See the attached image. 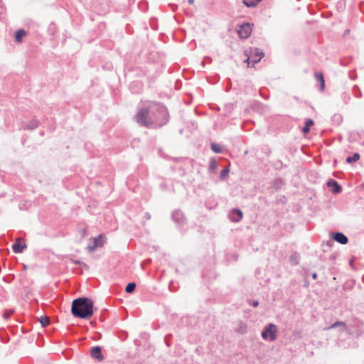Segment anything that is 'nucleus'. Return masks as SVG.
<instances>
[{"mask_svg": "<svg viewBox=\"0 0 364 364\" xmlns=\"http://www.w3.org/2000/svg\"><path fill=\"white\" fill-rule=\"evenodd\" d=\"M134 119L141 126L158 129L168 122L169 114L164 105L151 102L148 107L139 109L135 114Z\"/></svg>", "mask_w": 364, "mask_h": 364, "instance_id": "nucleus-1", "label": "nucleus"}, {"mask_svg": "<svg viewBox=\"0 0 364 364\" xmlns=\"http://www.w3.org/2000/svg\"><path fill=\"white\" fill-rule=\"evenodd\" d=\"M93 301L87 297H79L73 300L71 306L72 314L75 318L89 319L93 315Z\"/></svg>", "mask_w": 364, "mask_h": 364, "instance_id": "nucleus-2", "label": "nucleus"}, {"mask_svg": "<svg viewBox=\"0 0 364 364\" xmlns=\"http://www.w3.org/2000/svg\"><path fill=\"white\" fill-rule=\"evenodd\" d=\"M245 55L247 56L245 62H247L248 65L252 63L253 66L255 63L260 61L264 55V53L257 48H250V50L245 51Z\"/></svg>", "mask_w": 364, "mask_h": 364, "instance_id": "nucleus-3", "label": "nucleus"}, {"mask_svg": "<svg viewBox=\"0 0 364 364\" xmlns=\"http://www.w3.org/2000/svg\"><path fill=\"white\" fill-rule=\"evenodd\" d=\"M277 329L274 323L267 324L262 331L261 336L264 340L274 341L277 338Z\"/></svg>", "mask_w": 364, "mask_h": 364, "instance_id": "nucleus-4", "label": "nucleus"}, {"mask_svg": "<svg viewBox=\"0 0 364 364\" xmlns=\"http://www.w3.org/2000/svg\"><path fill=\"white\" fill-rule=\"evenodd\" d=\"M105 243V237L102 235H98L97 237H94L92 240V244L87 246V250L89 252H93L97 247H102Z\"/></svg>", "mask_w": 364, "mask_h": 364, "instance_id": "nucleus-5", "label": "nucleus"}, {"mask_svg": "<svg viewBox=\"0 0 364 364\" xmlns=\"http://www.w3.org/2000/svg\"><path fill=\"white\" fill-rule=\"evenodd\" d=\"M252 31L250 23L242 24L237 30L239 36L242 38H247L250 36Z\"/></svg>", "mask_w": 364, "mask_h": 364, "instance_id": "nucleus-6", "label": "nucleus"}, {"mask_svg": "<svg viewBox=\"0 0 364 364\" xmlns=\"http://www.w3.org/2000/svg\"><path fill=\"white\" fill-rule=\"evenodd\" d=\"M172 219L179 225H183L186 223V218L181 210H175L172 213Z\"/></svg>", "mask_w": 364, "mask_h": 364, "instance_id": "nucleus-7", "label": "nucleus"}, {"mask_svg": "<svg viewBox=\"0 0 364 364\" xmlns=\"http://www.w3.org/2000/svg\"><path fill=\"white\" fill-rule=\"evenodd\" d=\"M331 238L341 245H346L348 242V238L341 232H331Z\"/></svg>", "mask_w": 364, "mask_h": 364, "instance_id": "nucleus-8", "label": "nucleus"}, {"mask_svg": "<svg viewBox=\"0 0 364 364\" xmlns=\"http://www.w3.org/2000/svg\"><path fill=\"white\" fill-rule=\"evenodd\" d=\"M243 214L241 210L233 208L229 213V218L232 222L238 223L242 218Z\"/></svg>", "mask_w": 364, "mask_h": 364, "instance_id": "nucleus-9", "label": "nucleus"}, {"mask_svg": "<svg viewBox=\"0 0 364 364\" xmlns=\"http://www.w3.org/2000/svg\"><path fill=\"white\" fill-rule=\"evenodd\" d=\"M326 185L331 188V191L334 194H338L342 191L341 186L334 179H329Z\"/></svg>", "mask_w": 364, "mask_h": 364, "instance_id": "nucleus-10", "label": "nucleus"}, {"mask_svg": "<svg viewBox=\"0 0 364 364\" xmlns=\"http://www.w3.org/2000/svg\"><path fill=\"white\" fill-rule=\"evenodd\" d=\"M26 248V245L21 238H18L12 245V250L16 254L23 252Z\"/></svg>", "mask_w": 364, "mask_h": 364, "instance_id": "nucleus-11", "label": "nucleus"}, {"mask_svg": "<svg viewBox=\"0 0 364 364\" xmlns=\"http://www.w3.org/2000/svg\"><path fill=\"white\" fill-rule=\"evenodd\" d=\"M90 355L93 358L102 360L103 359V355L102 353V349L100 346H95L92 348Z\"/></svg>", "mask_w": 364, "mask_h": 364, "instance_id": "nucleus-12", "label": "nucleus"}, {"mask_svg": "<svg viewBox=\"0 0 364 364\" xmlns=\"http://www.w3.org/2000/svg\"><path fill=\"white\" fill-rule=\"evenodd\" d=\"M27 35V32L24 29H18L15 32V41L17 43H21L23 38Z\"/></svg>", "mask_w": 364, "mask_h": 364, "instance_id": "nucleus-13", "label": "nucleus"}, {"mask_svg": "<svg viewBox=\"0 0 364 364\" xmlns=\"http://www.w3.org/2000/svg\"><path fill=\"white\" fill-rule=\"evenodd\" d=\"M315 79L317 82H319L320 90H323L325 88V80L324 77L322 73H315Z\"/></svg>", "mask_w": 364, "mask_h": 364, "instance_id": "nucleus-14", "label": "nucleus"}, {"mask_svg": "<svg viewBox=\"0 0 364 364\" xmlns=\"http://www.w3.org/2000/svg\"><path fill=\"white\" fill-rule=\"evenodd\" d=\"M39 125V122L33 119L31 122H28L25 124L23 129H28V130H33L36 129Z\"/></svg>", "mask_w": 364, "mask_h": 364, "instance_id": "nucleus-15", "label": "nucleus"}, {"mask_svg": "<svg viewBox=\"0 0 364 364\" xmlns=\"http://www.w3.org/2000/svg\"><path fill=\"white\" fill-rule=\"evenodd\" d=\"M235 331L239 333L245 334L247 331V326L243 322L240 321Z\"/></svg>", "mask_w": 364, "mask_h": 364, "instance_id": "nucleus-16", "label": "nucleus"}, {"mask_svg": "<svg viewBox=\"0 0 364 364\" xmlns=\"http://www.w3.org/2000/svg\"><path fill=\"white\" fill-rule=\"evenodd\" d=\"M314 120L312 119H307L305 122V126L302 128V132L304 134L309 132L310 127L314 124Z\"/></svg>", "mask_w": 364, "mask_h": 364, "instance_id": "nucleus-17", "label": "nucleus"}, {"mask_svg": "<svg viewBox=\"0 0 364 364\" xmlns=\"http://www.w3.org/2000/svg\"><path fill=\"white\" fill-rule=\"evenodd\" d=\"M262 0H242L243 4L247 7H255Z\"/></svg>", "mask_w": 364, "mask_h": 364, "instance_id": "nucleus-18", "label": "nucleus"}, {"mask_svg": "<svg viewBox=\"0 0 364 364\" xmlns=\"http://www.w3.org/2000/svg\"><path fill=\"white\" fill-rule=\"evenodd\" d=\"M218 168V162L215 159H212L208 165V170L210 172H214Z\"/></svg>", "mask_w": 364, "mask_h": 364, "instance_id": "nucleus-19", "label": "nucleus"}, {"mask_svg": "<svg viewBox=\"0 0 364 364\" xmlns=\"http://www.w3.org/2000/svg\"><path fill=\"white\" fill-rule=\"evenodd\" d=\"M360 159V155L358 153H354L352 156L346 158L347 163L355 162Z\"/></svg>", "mask_w": 364, "mask_h": 364, "instance_id": "nucleus-20", "label": "nucleus"}, {"mask_svg": "<svg viewBox=\"0 0 364 364\" xmlns=\"http://www.w3.org/2000/svg\"><path fill=\"white\" fill-rule=\"evenodd\" d=\"M283 184H284V181L281 178H277L274 181H273V182H272L273 187L277 190L281 188L282 186H283Z\"/></svg>", "mask_w": 364, "mask_h": 364, "instance_id": "nucleus-21", "label": "nucleus"}, {"mask_svg": "<svg viewBox=\"0 0 364 364\" xmlns=\"http://www.w3.org/2000/svg\"><path fill=\"white\" fill-rule=\"evenodd\" d=\"M230 172V168L228 167H225L224 168L221 172H220V180L222 181H224L226 179L228 173Z\"/></svg>", "mask_w": 364, "mask_h": 364, "instance_id": "nucleus-22", "label": "nucleus"}, {"mask_svg": "<svg viewBox=\"0 0 364 364\" xmlns=\"http://www.w3.org/2000/svg\"><path fill=\"white\" fill-rule=\"evenodd\" d=\"M210 148L213 152L217 153V154H220L223 151L221 146L219 144H215V143H212L210 145Z\"/></svg>", "mask_w": 364, "mask_h": 364, "instance_id": "nucleus-23", "label": "nucleus"}, {"mask_svg": "<svg viewBox=\"0 0 364 364\" xmlns=\"http://www.w3.org/2000/svg\"><path fill=\"white\" fill-rule=\"evenodd\" d=\"M136 288V284L134 282H129L127 287H125V291L127 293H132Z\"/></svg>", "mask_w": 364, "mask_h": 364, "instance_id": "nucleus-24", "label": "nucleus"}, {"mask_svg": "<svg viewBox=\"0 0 364 364\" xmlns=\"http://www.w3.org/2000/svg\"><path fill=\"white\" fill-rule=\"evenodd\" d=\"M290 262L293 265L299 264V255L296 253H294L290 256Z\"/></svg>", "mask_w": 364, "mask_h": 364, "instance_id": "nucleus-25", "label": "nucleus"}, {"mask_svg": "<svg viewBox=\"0 0 364 364\" xmlns=\"http://www.w3.org/2000/svg\"><path fill=\"white\" fill-rule=\"evenodd\" d=\"M39 321L43 327H46L50 323V319L48 316H41Z\"/></svg>", "mask_w": 364, "mask_h": 364, "instance_id": "nucleus-26", "label": "nucleus"}, {"mask_svg": "<svg viewBox=\"0 0 364 364\" xmlns=\"http://www.w3.org/2000/svg\"><path fill=\"white\" fill-rule=\"evenodd\" d=\"M346 324L345 323L342 322V321H336L334 323H333L328 328H336L338 326H343L345 327Z\"/></svg>", "mask_w": 364, "mask_h": 364, "instance_id": "nucleus-27", "label": "nucleus"}, {"mask_svg": "<svg viewBox=\"0 0 364 364\" xmlns=\"http://www.w3.org/2000/svg\"><path fill=\"white\" fill-rule=\"evenodd\" d=\"M353 89H354V90H358V94H355V96L356 97L360 98V97H362V93H361L360 90H359L358 86V85H355V86L353 87Z\"/></svg>", "mask_w": 364, "mask_h": 364, "instance_id": "nucleus-28", "label": "nucleus"}, {"mask_svg": "<svg viewBox=\"0 0 364 364\" xmlns=\"http://www.w3.org/2000/svg\"><path fill=\"white\" fill-rule=\"evenodd\" d=\"M248 303L254 307H257L259 305L258 301H249Z\"/></svg>", "mask_w": 364, "mask_h": 364, "instance_id": "nucleus-29", "label": "nucleus"}, {"mask_svg": "<svg viewBox=\"0 0 364 364\" xmlns=\"http://www.w3.org/2000/svg\"><path fill=\"white\" fill-rule=\"evenodd\" d=\"M205 60H208L209 62H210L211 61V58L210 57H205V59L203 60V61L202 62L203 66H204Z\"/></svg>", "mask_w": 364, "mask_h": 364, "instance_id": "nucleus-30", "label": "nucleus"}, {"mask_svg": "<svg viewBox=\"0 0 364 364\" xmlns=\"http://www.w3.org/2000/svg\"><path fill=\"white\" fill-rule=\"evenodd\" d=\"M145 218L147 219V220H149L151 218V215L149 213H145Z\"/></svg>", "mask_w": 364, "mask_h": 364, "instance_id": "nucleus-31", "label": "nucleus"}, {"mask_svg": "<svg viewBox=\"0 0 364 364\" xmlns=\"http://www.w3.org/2000/svg\"><path fill=\"white\" fill-rule=\"evenodd\" d=\"M317 277H318V275H317V274H316V272H314V273H313V274H312V278H313L314 279H317Z\"/></svg>", "mask_w": 364, "mask_h": 364, "instance_id": "nucleus-32", "label": "nucleus"}, {"mask_svg": "<svg viewBox=\"0 0 364 364\" xmlns=\"http://www.w3.org/2000/svg\"><path fill=\"white\" fill-rule=\"evenodd\" d=\"M188 1L190 4H192L194 2V0H188Z\"/></svg>", "mask_w": 364, "mask_h": 364, "instance_id": "nucleus-33", "label": "nucleus"}, {"mask_svg": "<svg viewBox=\"0 0 364 364\" xmlns=\"http://www.w3.org/2000/svg\"><path fill=\"white\" fill-rule=\"evenodd\" d=\"M74 263H75V264H80V261H77V260H75V261H74Z\"/></svg>", "mask_w": 364, "mask_h": 364, "instance_id": "nucleus-34", "label": "nucleus"}, {"mask_svg": "<svg viewBox=\"0 0 364 364\" xmlns=\"http://www.w3.org/2000/svg\"><path fill=\"white\" fill-rule=\"evenodd\" d=\"M3 9H4V8H3V6H1V4H0V10H3Z\"/></svg>", "mask_w": 364, "mask_h": 364, "instance_id": "nucleus-35", "label": "nucleus"}, {"mask_svg": "<svg viewBox=\"0 0 364 364\" xmlns=\"http://www.w3.org/2000/svg\"><path fill=\"white\" fill-rule=\"evenodd\" d=\"M363 144H364V143H363Z\"/></svg>", "mask_w": 364, "mask_h": 364, "instance_id": "nucleus-36", "label": "nucleus"}]
</instances>
